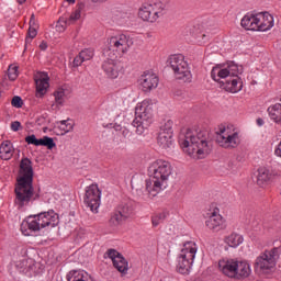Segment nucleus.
I'll list each match as a JSON object with an SVG mask.
<instances>
[{"label": "nucleus", "instance_id": "obj_1", "mask_svg": "<svg viewBox=\"0 0 281 281\" xmlns=\"http://www.w3.org/2000/svg\"><path fill=\"white\" fill-rule=\"evenodd\" d=\"M14 194V205L20 212H25L27 205L41 199V189H34V168L30 158H23L20 162Z\"/></svg>", "mask_w": 281, "mask_h": 281}, {"label": "nucleus", "instance_id": "obj_2", "mask_svg": "<svg viewBox=\"0 0 281 281\" xmlns=\"http://www.w3.org/2000/svg\"><path fill=\"white\" fill-rule=\"evenodd\" d=\"M179 144L183 151L193 159H205L212 153V140H210V133L207 131H192L180 137Z\"/></svg>", "mask_w": 281, "mask_h": 281}, {"label": "nucleus", "instance_id": "obj_3", "mask_svg": "<svg viewBox=\"0 0 281 281\" xmlns=\"http://www.w3.org/2000/svg\"><path fill=\"white\" fill-rule=\"evenodd\" d=\"M149 179L146 180V190L149 196H157L168 188V181L172 175V165L165 159H157L148 167Z\"/></svg>", "mask_w": 281, "mask_h": 281}, {"label": "nucleus", "instance_id": "obj_4", "mask_svg": "<svg viewBox=\"0 0 281 281\" xmlns=\"http://www.w3.org/2000/svg\"><path fill=\"white\" fill-rule=\"evenodd\" d=\"M58 225V214L54 210L29 215L21 224L23 236H32L33 232H41L45 227H56Z\"/></svg>", "mask_w": 281, "mask_h": 281}, {"label": "nucleus", "instance_id": "obj_5", "mask_svg": "<svg viewBox=\"0 0 281 281\" xmlns=\"http://www.w3.org/2000/svg\"><path fill=\"white\" fill-rule=\"evenodd\" d=\"M196 243L187 241L178 256L177 271L182 276H188L194 265V258H196Z\"/></svg>", "mask_w": 281, "mask_h": 281}, {"label": "nucleus", "instance_id": "obj_6", "mask_svg": "<svg viewBox=\"0 0 281 281\" xmlns=\"http://www.w3.org/2000/svg\"><path fill=\"white\" fill-rule=\"evenodd\" d=\"M166 10V4L160 0H148L143 3L138 10V16L142 21H147L148 23H156Z\"/></svg>", "mask_w": 281, "mask_h": 281}, {"label": "nucleus", "instance_id": "obj_7", "mask_svg": "<svg viewBox=\"0 0 281 281\" xmlns=\"http://www.w3.org/2000/svg\"><path fill=\"white\" fill-rule=\"evenodd\" d=\"M168 66L172 69L177 80H183V82H190L192 80L190 66L182 54L171 55L168 59Z\"/></svg>", "mask_w": 281, "mask_h": 281}, {"label": "nucleus", "instance_id": "obj_8", "mask_svg": "<svg viewBox=\"0 0 281 281\" xmlns=\"http://www.w3.org/2000/svg\"><path fill=\"white\" fill-rule=\"evenodd\" d=\"M243 74V66H238L236 63L231 61L225 65H216L211 70V78L215 82H223L221 80H228L232 76H239Z\"/></svg>", "mask_w": 281, "mask_h": 281}, {"label": "nucleus", "instance_id": "obj_9", "mask_svg": "<svg viewBox=\"0 0 281 281\" xmlns=\"http://www.w3.org/2000/svg\"><path fill=\"white\" fill-rule=\"evenodd\" d=\"M133 45V40L125 34H117L108 40V50L104 52L106 56H111L109 52H115L119 56L126 54L131 46Z\"/></svg>", "mask_w": 281, "mask_h": 281}, {"label": "nucleus", "instance_id": "obj_10", "mask_svg": "<svg viewBox=\"0 0 281 281\" xmlns=\"http://www.w3.org/2000/svg\"><path fill=\"white\" fill-rule=\"evenodd\" d=\"M279 258L280 250L278 248L274 247L270 250H265L256 258L255 268L260 271H271L276 267Z\"/></svg>", "mask_w": 281, "mask_h": 281}, {"label": "nucleus", "instance_id": "obj_11", "mask_svg": "<svg viewBox=\"0 0 281 281\" xmlns=\"http://www.w3.org/2000/svg\"><path fill=\"white\" fill-rule=\"evenodd\" d=\"M216 143L222 148H237L240 145V135L229 128H221L216 134Z\"/></svg>", "mask_w": 281, "mask_h": 281}, {"label": "nucleus", "instance_id": "obj_12", "mask_svg": "<svg viewBox=\"0 0 281 281\" xmlns=\"http://www.w3.org/2000/svg\"><path fill=\"white\" fill-rule=\"evenodd\" d=\"M172 120H168L161 127L157 136V144L162 150H168L175 146V138L172 136Z\"/></svg>", "mask_w": 281, "mask_h": 281}, {"label": "nucleus", "instance_id": "obj_13", "mask_svg": "<svg viewBox=\"0 0 281 281\" xmlns=\"http://www.w3.org/2000/svg\"><path fill=\"white\" fill-rule=\"evenodd\" d=\"M102 191L98 188V184H90L86 188V194L83 198V203L89 207L93 214H98L100 209Z\"/></svg>", "mask_w": 281, "mask_h": 281}, {"label": "nucleus", "instance_id": "obj_14", "mask_svg": "<svg viewBox=\"0 0 281 281\" xmlns=\"http://www.w3.org/2000/svg\"><path fill=\"white\" fill-rule=\"evenodd\" d=\"M153 101L148 99L137 103L135 108L136 120H143L144 122L153 123Z\"/></svg>", "mask_w": 281, "mask_h": 281}, {"label": "nucleus", "instance_id": "obj_15", "mask_svg": "<svg viewBox=\"0 0 281 281\" xmlns=\"http://www.w3.org/2000/svg\"><path fill=\"white\" fill-rule=\"evenodd\" d=\"M110 59L103 61L102 64V70L104 71L105 76L108 78L115 79L117 76H120V61L115 60L114 58H117V55L113 54L112 56H109Z\"/></svg>", "mask_w": 281, "mask_h": 281}, {"label": "nucleus", "instance_id": "obj_16", "mask_svg": "<svg viewBox=\"0 0 281 281\" xmlns=\"http://www.w3.org/2000/svg\"><path fill=\"white\" fill-rule=\"evenodd\" d=\"M279 176L278 171L268 167H261L258 169L257 183L260 188H265V186H269V183Z\"/></svg>", "mask_w": 281, "mask_h": 281}, {"label": "nucleus", "instance_id": "obj_17", "mask_svg": "<svg viewBox=\"0 0 281 281\" xmlns=\"http://www.w3.org/2000/svg\"><path fill=\"white\" fill-rule=\"evenodd\" d=\"M139 85L143 91H153V89H157V87H159V77L154 72L146 71L140 76Z\"/></svg>", "mask_w": 281, "mask_h": 281}, {"label": "nucleus", "instance_id": "obj_18", "mask_svg": "<svg viewBox=\"0 0 281 281\" xmlns=\"http://www.w3.org/2000/svg\"><path fill=\"white\" fill-rule=\"evenodd\" d=\"M273 25L276 20L269 12L257 13V32H269Z\"/></svg>", "mask_w": 281, "mask_h": 281}, {"label": "nucleus", "instance_id": "obj_19", "mask_svg": "<svg viewBox=\"0 0 281 281\" xmlns=\"http://www.w3.org/2000/svg\"><path fill=\"white\" fill-rule=\"evenodd\" d=\"M36 85V98H43L49 89V75L47 72H37L34 77Z\"/></svg>", "mask_w": 281, "mask_h": 281}, {"label": "nucleus", "instance_id": "obj_20", "mask_svg": "<svg viewBox=\"0 0 281 281\" xmlns=\"http://www.w3.org/2000/svg\"><path fill=\"white\" fill-rule=\"evenodd\" d=\"M251 276V266L247 261L237 260L233 280H245Z\"/></svg>", "mask_w": 281, "mask_h": 281}, {"label": "nucleus", "instance_id": "obj_21", "mask_svg": "<svg viewBox=\"0 0 281 281\" xmlns=\"http://www.w3.org/2000/svg\"><path fill=\"white\" fill-rule=\"evenodd\" d=\"M222 85L225 91H228L229 93H238V91L243 90V80L238 75L231 76L225 81H222Z\"/></svg>", "mask_w": 281, "mask_h": 281}, {"label": "nucleus", "instance_id": "obj_22", "mask_svg": "<svg viewBox=\"0 0 281 281\" xmlns=\"http://www.w3.org/2000/svg\"><path fill=\"white\" fill-rule=\"evenodd\" d=\"M237 262L238 259H222L218 261V269L226 278L233 279Z\"/></svg>", "mask_w": 281, "mask_h": 281}, {"label": "nucleus", "instance_id": "obj_23", "mask_svg": "<svg viewBox=\"0 0 281 281\" xmlns=\"http://www.w3.org/2000/svg\"><path fill=\"white\" fill-rule=\"evenodd\" d=\"M205 225L212 232H221L225 228V220L221 214L213 212L212 215L206 220Z\"/></svg>", "mask_w": 281, "mask_h": 281}, {"label": "nucleus", "instance_id": "obj_24", "mask_svg": "<svg viewBox=\"0 0 281 281\" xmlns=\"http://www.w3.org/2000/svg\"><path fill=\"white\" fill-rule=\"evenodd\" d=\"M81 12H82V9L80 7H78L69 16L68 20H66L65 18H60L57 22V25H56V30L58 32H63L65 31V27L67 25V23H75V21H78V19H80L81 16Z\"/></svg>", "mask_w": 281, "mask_h": 281}, {"label": "nucleus", "instance_id": "obj_25", "mask_svg": "<svg viewBox=\"0 0 281 281\" xmlns=\"http://www.w3.org/2000/svg\"><path fill=\"white\" fill-rule=\"evenodd\" d=\"M244 30H250L252 32H258L257 14H246L240 22Z\"/></svg>", "mask_w": 281, "mask_h": 281}, {"label": "nucleus", "instance_id": "obj_26", "mask_svg": "<svg viewBox=\"0 0 281 281\" xmlns=\"http://www.w3.org/2000/svg\"><path fill=\"white\" fill-rule=\"evenodd\" d=\"M14 156V146L10 140H3L0 145V159L3 161H9L11 157Z\"/></svg>", "mask_w": 281, "mask_h": 281}, {"label": "nucleus", "instance_id": "obj_27", "mask_svg": "<svg viewBox=\"0 0 281 281\" xmlns=\"http://www.w3.org/2000/svg\"><path fill=\"white\" fill-rule=\"evenodd\" d=\"M54 98H55V101L52 104V109H60V106H64L65 100H67V93L65 89L58 88L57 90H55Z\"/></svg>", "mask_w": 281, "mask_h": 281}, {"label": "nucleus", "instance_id": "obj_28", "mask_svg": "<svg viewBox=\"0 0 281 281\" xmlns=\"http://www.w3.org/2000/svg\"><path fill=\"white\" fill-rule=\"evenodd\" d=\"M58 126L55 127L57 135H67L74 131V122L71 120H64L57 123Z\"/></svg>", "mask_w": 281, "mask_h": 281}, {"label": "nucleus", "instance_id": "obj_29", "mask_svg": "<svg viewBox=\"0 0 281 281\" xmlns=\"http://www.w3.org/2000/svg\"><path fill=\"white\" fill-rule=\"evenodd\" d=\"M116 210L123 216V218L126 221L133 216V202L132 201L122 202L119 205V207H116Z\"/></svg>", "mask_w": 281, "mask_h": 281}, {"label": "nucleus", "instance_id": "obj_30", "mask_svg": "<svg viewBox=\"0 0 281 281\" xmlns=\"http://www.w3.org/2000/svg\"><path fill=\"white\" fill-rule=\"evenodd\" d=\"M149 121H144L142 119H134L132 126L136 128V134L137 135H144V133L147 131L148 126H150Z\"/></svg>", "mask_w": 281, "mask_h": 281}, {"label": "nucleus", "instance_id": "obj_31", "mask_svg": "<svg viewBox=\"0 0 281 281\" xmlns=\"http://www.w3.org/2000/svg\"><path fill=\"white\" fill-rule=\"evenodd\" d=\"M243 240L244 238L241 237V235L236 233H232L225 238L226 245L233 248H236V247H239V245H243Z\"/></svg>", "mask_w": 281, "mask_h": 281}, {"label": "nucleus", "instance_id": "obj_32", "mask_svg": "<svg viewBox=\"0 0 281 281\" xmlns=\"http://www.w3.org/2000/svg\"><path fill=\"white\" fill-rule=\"evenodd\" d=\"M115 269L120 271V273H126L128 271V261L121 255V257H116L113 262Z\"/></svg>", "mask_w": 281, "mask_h": 281}, {"label": "nucleus", "instance_id": "obj_33", "mask_svg": "<svg viewBox=\"0 0 281 281\" xmlns=\"http://www.w3.org/2000/svg\"><path fill=\"white\" fill-rule=\"evenodd\" d=\"M126 221L115 209V211L111 214L109 224L111 227H119V225H122Z\"/></svg>", "mask_w": 281, "mask_h": 281}, {"label": "nucleus", "instance_id": "obj_34", "mask_svg": "<svg viewBox=\"0 0 281 281\" xmlns=\"http://www.w3.org/2000/svg\"><path fill=\"white\" fill-rule=\"evenodd\" d=\"M82 278H87V272L82 270H70L66 276L67 281H78Z\"/></svg>", "mask_w": 281, "mask_h": 281}, {"label": "nucleus", "instance_id": "obj_35", "mask_svg": "<svg viewBox=\"0 0 281 281\" xmlns=\"http://www.w3.org/2000/svg\"><path fill=\"white\" fill-rule=\"evenodd\" d=\"M40 146H46L48 150H52L53 148H56V143H54V138L44 136L42 139H40Z\"/></svg>", "mask_w": 281, "mask_h": 281}, {"label": "nucleus", "instance_id": "obj_36", "mask_svg": "<svg viewBox=\"0 0 281 281\" xmlns=\"http://www.w3.org/2000/svg\"><path fill=\"white\" fill-rule=\"evenodd\" d=\"M164 221H166V213L165 212L158 213V214H156L151 217V223H153L154 227H157V226L161 225V223Z\"/></svg>", "mask_w": 281, "mask_h": 281}, {"label": "nucleus", "instance_id": "obj_37", "mask_svg": "<svg viewBox=\"0 0 281 281\" xmlns=\"http://www.w3.org/2000/svg\"><path fill=\"white\" fill-rule=\"evenodd\" d=\"M8 76H9V80H15L16 78H19V67L9 66Z\"/></svg>", "mask_w": 281, "mask_h": 281}, {"label": "nucleus", "instance_id": "obj_38", "mask_svg": "<svg viewBox=\"0 0 281 281\" xmlns=\"http://www.w3.org/2000/svg\"><path fill=\"white\" fill-rule=\"evenodd\" d=\"M79 54L81 55L83 61L91 60V58H93V49L91 48H86L81 50Z\"/></svg>", "mask_w": 281, "mask_h": 281}, {"label": "nucleus", "instance_id": "obj_39", "mask_svg": "<svg viewBox=\"0 0 281 281\" xmlns=\"http://www.w3.org/2000/svg\"><path fill=\"white\" fill-rule=\"evenodd\" d=\"M26 144H31L33 146H41V139L36 138V135H29L25 137Z\"/></svg>", "mask_w": 281, "mask_h": 281}, {"label": "nucleus", "instance_id": "obj_40", "mask_svg": "<svg viewBox=\"0 0 281 281\" xmlns=\"http://www.w3.org/2000/svg\"><path fill=\"white\" fill-rule=\"evenodd\" d=\"M11 104L15 109H21L23 106V99H21V97H19V95H15V97H13Z\"/></svg>", "mask_w": 281, "mask_h": 281}, {"label": "nucleus", "instance_id": "obj_41", "mask_svg": "<svg viewBox=\"0 0 281 281\" xmlns=\"http://www.w3.org/2000/svg\"><path fill=\"white\" fill-rule=\"evenodd\" d=\"M36 34H38L36 29L30 26L29 32H27V36H26V43H30V41L36 38Z\"/></svg>", "mask_w": 281, "mask_h": 281}, {"label": "nucleus", "instance_id": "obj_42", "mask_svg": "<svg viewBox=\"0 0 281 281\" xmlns=\"http://www.w3.org/2000/svg\"><path fill=\"white\" fill-rule=\"evenodd\" d=\"M108 256L111 258L112 262H115V258H120L122 255L117 252L115 249L108 250Z\"/></svg>", "mask_w": 281, "mask_h": 281}, {"label": "nucleus", "instance_id": "obj_43", "mask_svg": "<svg viewBox=\"0 0 281 281\" xmlns=\"http://www.w3.org/2000/svg\"><path fill=\"white\" fill-rule=\"evenodd\" d=\"M85 63V59L82 58V55L79 53L72 61L74 67H80Z\"/></svg>", "mask_w": 281, "mask_h": 281}, {"label": "nucleus", "instance_id": "obj_44", "mask_svg": "<svg viewBox=\"0 0 281 281\" xmlns=\"http://www.w3.org/2000/svg\"><path fill=\"white\" fill-rule=\"evenodd\" d=\"M21 130V122L15 121L11 123V131L14 133L19 132Z\"/></svg>", "mask_w": 281, "mask_h": 281}, {"label": "nucleus", "instance_id": "obj_45", "mask_svg": "<svg viewBox=\"0 0 281 281\" xmlns=\"http://www.w3.org/2000/svg\"><path fill=\"white\" fill-rule=\"evenodd\" d=\"M214 25H216V22L213 19H209L203 22V27H205V29L214 27Z\"/></svg>", "mask_w": 281, "mask_h": 281}, {"label": "nucleus", "instance_id": "obj_46", "mask_svg": "<svg viewBox=\"0 0 281 281\" xmlns=\"http://www.w3.org/2000/svg\"><path fill=\"white\" fill-rule=\"evenodd\" d=\"M196 41L200 44L205 43V34H201L200 36H196Z\"/></svg>", "mask_w": 281, "mask_h": 281}, {"label": "nucleus", "instance_id": "obj_47", "mask_svg": "<svg viewBox=\"0 0 281 281\" xmlns=\"http://www.w3.org/2000/svg\"><path fill=\"white\" fill-rule=\"evenodd\" d=\"M130 134H131V132L127 128H125V127L122 128V135L124 137H128Z\"/></svg>", "mask_w": 281, "mask_h": 281}, {"label": "nucleus", "instance_id": "obj_48", "mask_svg": "<svg viewBox=\"0 0 281 281\" xmlns=\"http://www.w3.org/2000/svg\"><path fill=\"white\" fill-rule=\"evenodd\" d=\"M40 49H42V52H45V49H47V43L42 42V43L40 44Z\"/></svg>", "mask_w": 281, "mask_h": 281}, {"label": "nucleus", "instance_id": "obj_49", "mask_svg": "<svg viewBox=\"0 0 281 281\" xmlns=\"http://www.w3.org/2000/svg\"><path fill=\"white\" fill-rule=\"evenodd\" d=\"M257 126H265V120H262V119H257Z\"/></svg>", "mask_w": 281, "mask_h": 281}, {"label": "nucleus", "instance_id": "obj_50", "mask_svg": "<svg viewBox=\"0 0 281 281\" xmlns=\"http://www.w3.org/2000/svg\"><path fill=\"white\" fill-rule=\"evenodd\" d=\"M93 1V3H104V1H106V0H92Z\"/></svg>", "mask_w": 281, "mask_h": 281}, {"label": "nucleus", "instance_id": "obj_51", "mask_svg": "<svg viewBox=\"0 0 281 281\" xmlns=\"http://www.w3.org/2000/svg\"><path fill=\"white\" fill-rule=\"evenodd\" d=\"M66 1H67V3H70V4L76 3V0H66Z\"/></svg>", "mask_w": 281, "mask_h": 281}, {"label": "nucleus", "instance_id": "obj_52", "mask_svg": "<svg viewBox=\"0 0 281 281\" xmlns=\"http://www.w3.org/2000/svg\"><path fill=\"white\" fill-rule=\"evenodd\" d=\"M19 3H25V0H18Z\"/></svg>", "mask_w": 281, "mask_h": 281}]
</instances>
